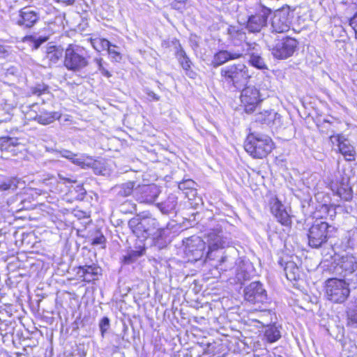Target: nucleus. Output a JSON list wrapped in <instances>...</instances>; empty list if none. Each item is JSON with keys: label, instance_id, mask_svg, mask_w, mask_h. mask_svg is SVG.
Returning a JSON list of instances; mask_svg holds the SVG:
<instances>
[{"label": "nucleus", "instance_id": "nucleus-6", "mask_svg": "<svg viewBox=\"0 0 357 357\" xmlns=\"http://www.w3.org/2000/svg\"><path fill=\"white\" fill-rule=\"evenodd\" d=\"M297 47V40L289 37L278 40L275 45H268L272 55L277 59H287L293 56Z\"/></svg>", "mask_w": 357, "mask_h": 357}, {"label": "nucleus", "instance_id": "nucleus-52", "mask_svg": "<svg viewBox=\"0 0 357 357\" xmlns=\"http://www.w3.org/2000/svg\"><path fill=\"white\" fill-rule=\"evenodd\" d=\"M98 70L101 73V74L107 77H111V73L105 68L102 64L99 68Z\"/></svg>", "mask_w": 357, "mask_h": 357}, {"label": "nucleus", "instance_id": "nucleus-19", "mask_svg": "<svg viewBox=\"0 0 357 357\" xmlns=\"http://www.w3.org/2000/svg\"><path fill=\"white\" fill-rule=\"evenodd\" d=\"M101 268L98 266L93 264L90 266H79L77 274L83 280L86 282H91L98 279L100 275Z\"/></svg>", "mask_w": 357, "mask_h": 357}, {"label": "nucleus", "instance_id": "nucleus-53", "mask_svg": "<svg viewBox=\"0 0 357 357\" xmlns=\"http://www.w3.org/2000/svg\"><path fill=\"white\" fill-rule=\"evenodd\" d=\"M147 95L153 100L158 101L160 100L159 96H158L153 91H148Z\"/></svg>", "mask_w": 357, "mask_h": 357}, {"label": "nucleus", "instance_id": "nucleus-50", "mask_svg": "<svg viewBox=\"0 0 357 357\" xmlns=\"http://www.w3.org/2000/svg\"><path fill=\"white\" fill-rule=\"evenodd\" d=\"M98 70L101 73V74L107 77H111V73L105 68L102 64L99 68Z\"/></svg>", "mask_w": 357, "mask_h": 357}, {"label": "nucleus", "instance_id": "nucleus-11", "mask_svg": "<svg viewBox=\"0 0 357 357\" xmlns=\"http://www.w3.org/2000/svg\"><path fill=\"white\" fill-rule=\"evenodd\" d=\"M271 10L263 8L255 15H250L246 22L245 28L250 33H259L267 25Z\"/></svg>", "mask_w": 357, "mask_h": 357}, {"label": "nucleus", "instance_id": "nucleus-22", "mask_svg": "<svg viewBox=\"0 0 357 357\" xmlns=\"http://www.w3.org/2000/svg\"><path fill=\"white\" fill-rule=\"evenodd\" d=\"M273 31L275 33H284L289 29L287 17L281 13L275 14L272 20Z\"/></svg>", "mask_w": 357, "mask_h": 357}, {"label": "nucleus", "instance_id": "nucleus-3", "mask_svg": "<svg viewBox=\"0 0 357 357\" xmlns=\"http://www.w3.org/2000/svg\"><path fill=\"white\" fill-rule=\"evenodd\" d=\"M323 218H317L308 231V244L314 248H320L329 238V233L335 230V227L324 221Z\"/></svg>", "mask_w": 357, "mask_h": 357}, {"label": "nucleus", "instance_id": "nucleus-54", "mask_svg": "<svg viewBox=\"0 0 357 357\" xmlns=\"http://www.w3.org/2000/svg\"><path fill=\"white\" fill-rule=\"evenodd\" d=\"M186 2L185 1H178V2H175L174 3V8H176V9H178V10H182L184 7H185V5Z\"/></svg>", "mask_w": 357, "mask_h": 357}, {"label": "nucleus", "instance_id": "nucleus-44", "mask_svg": "<svg viewBox=\"0 0 357 357\" xmlns=\"http://www.w3.org/2000/svg\"><path fill=\"white\" fill-rule=\"evenodd\" d=\"M166 231V229L157 227L151 236L154 240L158 241L160 239L163 238Z\"/></svg>", "mask_w": 357, "mask_h": 357}, {"label": "nucleus", "instance_id": "nucleus-42", "mask_svg": "<svg viewBox=\"0 0 357 357\" xmlns=\"http://www.w3.org/2000/svg\"><path fill=\"white\" fill-rule=\"evenodd\" d=\"M31 94L40 96L47 92V87L43 84H38L31 89Z\"/></svg>", "mask_w": 357, "mask_h": 357}, {"label": "nucleus", "instance_id": "nucleus-59", "mask_svg": "<svg viewBox=\"0 0 357 357\" xmlns=\"http://www.w3.org/2000/svg\"><path fill=\"white\" fill-rule=\"evenodd\" d=\"M246 277H247V275H246V274L245 273V274L243 275V279H245V278H246Z\"/></svg>", "mask_w": 357, "mask_h": 357}, {"label": "nucleus", "instance_id": "nucleus-33", "mask_svg": "<svg viewBox=\"0 0 357 357\" xmlns=\"http://www.w3.org/2000/svg\"><path fill=\"white\" fill-rule=\"evenodd\" d=\"M89 40L90 41V43L92 45V47L97 52L107 50V49L109 47V45L110 44V42L107 39L98 37L94 38H89Z\"/></svg>", "mask_w": 357, "mask_h": 357}, {"label": "nucleus", "instance_id": "nucleus-13", "mask_svg": "<svg viewBox=\"0 0 357 357\" xmlns=\"http://www.w3.org/2000/svg\"><path fill=\"white\" fill-rule=\"evenodd\" d=\"M60 155L65 158L73 164L81 167L83 169L95 168L97 162L91 157L85 154L74 153L66 149H62L59 151Z\"/></svg>", "mask_w": 357, "mask_h": 357}, {"label": "nucleus", "instance_id": "nucleus-1", "mask_svg": "<svg viewBox=\"0 0 357 357\" xmlns=\"http://www.w3.org/2000/svg\"><path fill=\"white\" fill-rule=\"evenodd\" d=\"M244 149L253 158H263L273 150V142L267 135L252 133L247 137Z\"/></svg>", "mask_w": 357, "mask_h": 357}, {"label": "nucleus", "instance_id": "nucleus-2", "mask_svg": "<svg viewBox=\"0 0 357 357\" xmlns=\"http://www.w3.org/2000/svg\"><path fill=\"white\" fill-rule=\"evenodd\" d=\"M220 75L224 82L235 88L246 82L250 77L248 67L243 63L222 68Z\"/></svg>", "mask_w": 357, "mask_h": 357}, {"label": "nucleus", "instance_id": "nucleus-56", "mask_svg": "<svg viewBox=\"0 0 357 357\" xmlns=\"http://www.w3.org/2000/svg\"><path fill=\"white\" fill-rule=\"evenodd\" d=\"M93 61L97 65L98 69L102 65L103 59L102 58H95Z\"/></svg>", "mask_w": 357, "mask_h": 357}, {"label": "nucleus", "instance_id": "nucleus-15", "mask_svg": "<svg viewBox=\"0 0 357 357\" xmlns=\"http://www.w3.org/2000/svg\"><path fill=\"white\" fill-rule=\"evenodd\" d=\"M357 268V259L353 255H344L340 257L335 267L336 273L346 276Z\"/></svg>", "mask_w": 357, "mask_h": 357}, {"label": "nucleus", "instance_id": "nucleus-38", "mask_svg": "<svg viewBox=\"0 0 357 357\" xmlns=\"http://www.w3.org/2000/svg\"><path fill=\"white\" fill-rule=\"evenodd\" d=\"M249 62L252 66L258 69L266 68V66L264 59L257 54H252L250 55Z\"/></svg>", "mask_w": 357, "mask_h": 357}, {"label": "nucleus", "instance_id": "nucleus-8", "mask_svg": "<svg viewBox=\"0 0 357 357\" xmlns=\"http://www.w3.org/2000/svg\"><path fill=\"white\" fill-rule=\"evenodd\" d=\"M184 252L189 260L197 261L205 254L206 243L199 236H192L183 241Z\"/></svg>", "mask_w": 357, "mask_h": 357}, {"label": "nucleus", "instance_id": "nucleus-17", "mask_svg": "<svg viewBox=\"0 0 357 357\" xmlns=\"http://www.w3.org/2000/svg\"><path fill=\"white\" fill-rule=\"evenodd\" d=\"M271 205V213L278 222L285 226L289 225L291 222V218L282 202L277 198H275L272 200Z\"/></svg>", "mask_w": 357, "mask_h": 357}, {"label": "nucleus", "instance_id": "nucleus-51", "mask_svg": "<svg viewBox=\"0 0 357 357\" xmlns=\"http://www.w3.org/2000/svg\"><path fill=\"white\" fill-rule=\"evenodd\" d=\"M98 70L101 73V74L107 77H111V73L105 68L102 64L99 68Z\"/></svg>", "mask_w": 357, "mask_h": 357}, {"label": "nucleus", "instance_id": "nucleus-46", "mask_svg": "<svg viewBox=\"0 0 357 357\" xmlns=\"http://www.w3.org/2000/svg\"><path fill=\"white\" fill-rule=\"evenodd\" d=\"M10 47L9 46H6L3 45H0V58L5 59L10 54Z\"/></svg>", "mask_w": 357, "mask_h": 357}, {"label": "nucleus", "instance_id": "nucleus-34", "mask_svg": "<svg viewBox=\"0 0 357 357\" xmlns=\"http://www.w3.org/2000/svg\"><path fill=\"white\" fill-rule=\"evenodd\" d=\"M144 226L145 227L147 237L151 236L157 227L158 222L155 218L152 217H143Z\"/></svg>", "mask_w": 357, "mask_h": 357}, {"label": "nucleus", "instance_id": "nucleus-30", "mask_svg": "<svg viewBox=\"0 0 357 357\" xmlns=\"http://www.w3.org/2000/svg\"><path fill=\"white\" fill-rule=\"evenodd\" d=\"M285 275L290 281L297 280L300 277V271L293 261H288L284 267Z\"/></svg>", "mask_w": 357, "mask_h": 357}, {"label": "nucleus", "instance_id": "nucleus-24", "mask_svg": "<svg viewBox=\"0 0 357 357\" xmlns=\"http://www.w3.org/2000/svg\"><path fill=\"white\" fill-rule=\"evenodd\" d=\"M128 225L132 233L137 238L144 239L147 238L142 218L137 217L130 219L128 222Z\"/></svg>", "mask_w": 357, "mask_h": 357}, {"label": "nucleus", "instance_id": "nucleus-21", "mask_svg": "<svg viewBox=\"0 0 357 357\" xmlns=\"http://www.w3.org/2000/svg\"><path fill=\"white\" fill-rule=\"evenodd\" d=\"M241 54L231 52L227 50H220L213 56L211 61L213 67L216 68L226 63L227 61L241 57Z\"/></svg>", "mask_w": 357, "mask_h": 357}, {"label": "nucleus", "instance_id": "nucleus-29", "mask_svg": "<svg viewBox=\"0 0 357 357\" xmlns=\"http://www.w3.org/2000/svg\"><path fill=\"white\" fill-rule=\"evenodd\" d=\"M196 185L197 184L193 180L186 179L180 182L178 187L181 190L184 191L185 190H188L189 192H186L185 195L189 199H191L192 197H194L197 194Z\"/></svg>", "mask_w": 357, "mask_h": 357}, {"label": "nucleus", "instance_id": "nucleus-16", "mask_svg": "<svg viewBox=\"0 0 357 357\" xmlns=\"http://www.w3.org/2000/svg\"><path fill=\"white\" fill-rule=\"evenodd\" d=\"M38 13L30 7H25L19 11V14L13 20L17 24L24 27H31L38 21Z\"/></svg>", "mask_w": 357, "mask_h": 357}, {"label": "nucleus", "instance_id": "nucleus-47", "mask_svg": "<svg viewBox=\"0 0 357 357\" xmlns=\"http://www.w3.org/2000/svg\"><path fill=\"white\" fill-rule=\"evenodd\" d=\"M349 25L352 27L355 32L356 38H357V12L349 20Z\"/></svg>", "mask_w": 357, "mask_h": 357}, {"label": "nucleus", "instance_id": "nucleus-5", "mask_svg": "<svg viewBox=\"0 0 357 357\" xmlns=\"http://www.w3.org/2000/svg\"><path fill=\"white\" fill-rule=\"evenodd\" d=\"M84 48L70 45L65 52L64 66L70 70L80 71L89 64Z\"/></svg>", "mask_w": 357, "mask_h": 357}, {"label": "nucleus", "instance_id": "nucleus-18", "mask_svg": "<svg viewBox=\"0 0 357 357\" xmlns=\"http://www.w3.org/2000/svg\"><path fill=\"white\" fill-rule=\"evenodd\" d=\"M336 140L337 142L338 151L344 156L345 160L347 161L354 160L356 151L349 140L341 135L337 136Z\"/></svg>", "mask_w": 357, "mask_h": 357}, {"label": "nucleus", "instance_id": "nucleus-58", "mask_svg": "<svg viewBox=\"0 0 357 357\" xmlns=\"http://www.w3.org/2000/svg\"><path fill=\"white\" fill-rule=\"evenodd\" d=\"M226 259H227V257H222L221 258L220 262H221V263H223V262H225V261H226Z\"/></svg>", "mask_w": 357, "mask_h": 357}, {"label": "nucleus", "instance_id": "nucleus-4", "mask_svg": "<svg viewBox=\"0 0 357 357\" xmlns=\"http://www.w3.org/2000/svg\"><path fill=\"white\" fill-rule=\"evenodd\" d=\"M326 298L336 303L344 302L350 294L349 284L342 279L330 278L326 281Z\"/></svg>", "mask_w": 357, "mask_h": 357}, {"label": "nucleus", "instance_id": "nucleus-7", "mask_svg": "<svg viewBox=\"0 0 357 357\" xmlns=\"http://www.w3.org/2000/svg\"><path fill=\"white\" fill-rule=\"evenodd\" d=\"M231 243L229 235L221 229H212L207 235L208 251L206 258L211 259V252L220 248L229 246Z\"/></svg>", "mask_w": 357, "mask_h": 357}, {"label": "nucleus", "instance_id": "nucleus-25", "mask_svg": "<svg viewBox=\"0 0 357 357\" xmlns=\"http://www.w3.org/2000/svg\"><path fill=\"white\" fill-rule=\"evenodd\" d=\"M60 118L61 114L58 112L41 111L34 117V119L40 124L48 125Z\"/></svg>", "mask_w": 357, "mask_h": 357}, {"label": "nucleus", "instance_id": "nucleus-10", "mask_svg": "<svg viewBox=\"0 0 357 357\" xmlns=\"http://www.w3.org/2000/svg\"><path fill=\"white\" fill-rule=\"evenodd\" d=\"M245 299L252 303H264L267 301V294L259 282H251L244 289Z\"/></svg>", "mask_w": 357, "mask_h": 357}, {"label": "nucleus", "instance_id": "nucleus-26", "mask_svg": "<svg viewBox=\"0 0 357 357\" xmlns=\"http://www.w3.org/2000/svg\"><path fill=\"white\" fill-rule=\"evenodd\" d=\"M177 199L175 195L171 194L165 202L158 204V207L164 214L174 212L177 206Z\"/></svg>", "mask_w": 357, "mask_h": 357}, {"label": "nucleus", "instance_id": "nucleus-32", "mask_svg": "<svg viewBox=\"0 0 357 357\" xmlns=\"http://www.w3.org/2000/svg\"><path fill=\"white\" fill-rule=\"evenodd\" d=\"M273 315L271 310H262L257 315V318L252 319V321L266 327L272 323Z\"/></svg>", "mask_w": 357, "mask_h": 357}, {"label": "nucleus", "instance_id": "nucleus-43", "mask_svg": "<svg viewBox=\"0 0 357 357\" xmlns=\"http://www.w3.org/2000/svg\"><path fill=\"white\" fill-rule=\"evenodd\" d=\"M321 208H322L323 211L327 213V216L325 217L326 219H328V218L330 219V220H333L334 219V218L336 215V211H335V209L333 206H328L327 205H323L321 206Z\"/></svg>", "mask_w": 357, "mask_h": 357}, {"label": "nucleus", "instance_id": "nucleus-36", "mask_svg": "<svg viewBox=\"0 0 357 357\" xmlns=\"http://www.w3.org/2000/svg\"><path fill=\"white\" fill-rule=\"evenodd\" d=\"M144 250H130L123 256V261L126 264H130L135 262L139 257L143 255Z\"/></svg>", "mask_w": 357, "mask_h": 357}, {"label": "nucleus", "instance_id": "nucleus-12", "mask_svg": "<svg viewBox=\"0 0 357 357\" xmlns=\"http://www.w3.org/2000/svg\"><path fill=\"white\" fill-rule=\"evenodd\" d=\"M159 194L160 190L154 184L139 185L134 190V197L141 203L151 204Z\"/></svg>", "mask_w": 357, "mask_h": 357}, {"label": "nucleus", "instance_id": "nucleus-14", "mask_svg": "<svg viewBox=\"0 0 357 357\" xmlns=\"http://www.w3.org/2000/svg\"><path fill=\"white\" fill-rule=\"evenodd\" d=\"M331 190L342 199L349 201L352 198V190L349 185V178L342 177L330 183Z\"/></svg>", "mask_w": 357, "mask_h": 357}, {"label": "nucleus", "instance_id": "nucleus-57", "mask_svg": "<svg viewBox=\"0 0 357 357\" xmlns=\"http://www.w3.org/2000/svg\"><path fill=\"white\" fill-rule=\"evenodd\" d=\"M40 41H36L35 45H36V47H38L40 46V44H42L43 42H45L46 40V38H40L39 39Z\"/></svg>", "mask_w": 357, "mask_h": 357}, {"label": "nucleus", "instance_id": "nucleus-20", "mask_svg": "<svg viewBox=\"0 0 357 357\" xmlns=\"http://www.w3.org/2000/svg\"><path fill=\"white\" fill-rule=\"evenodd\" d=\"M281 116L273 110H265L257 113L255 116V120L261 123L268 126H274L280 123Z\"/></svg>", "mask_w": 357, "mask_h": 357}, {"label": "nucleus", "instance_id": "nucleus-49", "mask_svg": "<svg viewBox=\"0 0 357 357\" xmlns=\"http://www.w3.org/2000/svg\"><path fill=\"white\" fill-rule=\"evenodd\" d=\"M55 3L64 6L73 5L75 0H53Z\"/></svg>", "mask_w": 357, "mask_h": 357}, {"label": "nucleus", "instance_id": "nucleus-45", "mask_svg": "<svg viewBox=\"0 0 357 357\" xmlns=\"http://www.w3.org/2000/svg\"><path fill=\"white\" fill-rule=\"evenodd\" d=\"M106 241L105 237L102 234H99L92 239V245H104Z\"/></svg>", "mask_w": 357, "mask_h": 357}, {"label": "nucleus", "instance_id": "nucleus-41", "mask_svg": "<svg viewBox=\"0 0 357 357\" xmlns=\"http://www.w3.org/2000/svg\"><path fill=\"white\" fill-rule=\"evenodd\" d=\"M99 327L101 332L102 337H105V333L107 331L109 328V319L108 317H103L99 323Z\"/></svg>", "mask_w": 357, "mask_h": 357}, {"label": "nucleus", "instance_id": "nucleus-28", "mask_svg": "<svg viewBox=\"0 0 357 357\" xmlns=\"http://www.w3.org/2000/svg\"><path fill=\"white\" fill-rule=\"evenodd\" d=\"M134 185L133 182H128L114 186L112 190L119 197H126L130 195L132 192L134 193L135 189Z\"/></svg>", "mask_w": 357, "mask_h": 357}, {"label": "nucleus", "instance_id": "nucleus-9", "mask_svg": "<svg viewBox=\"0 0 357 357\" xmlns=\"http://www.w3.org/2000/svg\"><path fill=\"white\" fill-rule=\"evenodd\" d=\"M261 100L259 89L254 86H248L241 91V102L248 114L253 112Z\"/></svg>", "mask_w": 357, "mask_h": 357}, {"label": "nucleus", "instance_id": "nucleus-23", "mask_svg": "<svg viewBox=\"0 0 357 357\" xmlns=\"http://www.w3.org/2000/svg\"><path fill=\"white\" fill-rule=\"evenodd\" d=\"M263 340L268 343L277 342L281 337V326L275 324L264 327Z\"/></svg>", "mask_w": 357, "mask_h": 357}, {"label": "nucleus", "instance_id": "nucleus-31", "mask_svg": "<svg viewBox=\"0 0 357 357\" xmlns=\"http://www.w3.org/2000/svg\"><path fill=\"white\" fill-rule=\"evenodd\" d=\"M63 56V49L60 47L50 46L47 48L46 59L52 63H56Z\"/></svg>", "mask_w": 357, "mask_h": 357}, {"label": "nucleus", "instance_id": "nucleus-35", "mask_svg": "<svg viewBox=\"0 0 357 357\" xmlns=\"http://www.w3.org/2000/svg\"><path fill=\"white\" fill-rule=\"evenodd\" d=\"M176 56L183 69L188 70L190 68L191 61L181 47L177 51Z\"/></svg>", "mask_w": 357, "mask_h": 357}, {"label": "nucleus", "instance_id": "nucleus-39", "mask_svg": "<svg viewBox=\"0 0 357 357\" xmlns=\"http://www.w3.org/2000/svg\"><path fill=\"white\" fill-rule=\"evenodd\" d=\"M347 326L352 329H357V310L347 312Z\"/></svg>", "mask_w": 357, "mask_h": 357}, {"label": "nucleus", "instance_id": "nucleus-55", "mask_svg": "<svg viewBox=\"0 0 357 357\" xmlns=\"http://www.w3.org/2000/svg\"><path fill=\"white\" fill-rule=\"evenodd\" d=\"M228 31H229V34H231V35H232L233 33L236 32L238 36H239L240 39H242L243 38L245 37V34L243 33H238V31H236L234 27L229 28L228 29Z\"/></svg>", "mask_w": 357, "mask_h": 357}, {"label": "nucleus", "instance_id": "nucleus-48", "mask_svg": "<svg viewBox=\"0 0 357 357\" xmlns=\"http://www.w3.org/2000/svg\"><path fill=\"white\" fill-rule=\"evenodd\" d=\"M58 176H59V179L61 181H63V183H75L76 182V180L74 179L73 177H67V176H64L63 174H61V173H59L58 174Z\"/></svg>", "mask_w": 357, "mask_h": 357}, {"label": "nucleus", "instance_id": "nucleus-37", "mask_svg": "<svg viewBox=\"0 0 357 357\" xmlns=\"http://www.w3.org/2000/svg\"><path fill=\"white\" fill-rule=\"evenodd\" d=\"M19 144L17 138L3 137L0 138V149L8 150L10 146H15Z\"/></svg>", "mask_w": 357, "mask_h": 357}, {"label": "nucleus", "instance_id": "nucleus-27", "mask_svg": "<svg viewBox=\"0 0 357 357\" xmlns=\"http://www.w3.org/2000/svg\"><path fill=\"white\" fill-rule=\"evenodd\" d=\"M20 183V179L15 177L4 178L0 182V192L1 195H4L10 192L15 191Z\"/></svg>", "mask_w": 357, "mask_h": 357}, {"label": "nucleus", "instance_id": "nucleus-40", "mask_svg": "<svg viewBox=\"0 0 357 357\" xmlns=\"http://www.w3.org/2000/svg\"><path fill=\"white\" fill-rule=\"evenodd\" d=\"M118 47L112 45L111 43L109 45V47L107 49L108 54L111 56L112 59L116 61H119L121 59V55L117 50Z\"/></svg>", "mask_w": 357, "mask_h": 357}]
</instances>
